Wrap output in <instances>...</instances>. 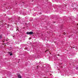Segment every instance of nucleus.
I'll list each match as a JSON object with an SVG mask.
<instances>
[{
	"label": "nucleus",
	"instance_id": "obj_6",
	"mask_svg": "<svg viewBox=\"0 0 78 78\" xmlns=\"http://www.w3.org/2000/svg\"><path fill=\"white\" fill-rule=\"evenodd\" d=\"M12 53H11V54L10 55V56H12Z\"/></svg>",
	"mask_w": 78,
	"mask_h": 78
},
{
	"label": "nucleus",
	"instance_id": "obj_8",
	"mask_svg": "<svg viewBox=\"0 0 78 78\" xmlns=\"http://www.w3.org/2000/svg\"><path fill=\"white\" fill-rule=\"evenodd\" d=\"M8 40H9V39H8V38H7V39H6V41H8Z\"/></svg>",
	"mask_w": 78,
	"mask_h": 78
},
{
	"label": "nucleus",
	"instance_id": "obj_4",
	"mask_svg": "<svg viewBox=\"0 0 78 78\" xmlns=\"http://www.w3.org/2000/svg\"><path fill=\"white\" fill-rule=\"evenodd\" d=\"M12 53V52H8L9 54L10 55L11 53Z\"/></svg>",
	"mask_w": 78,
	"mask_h": 78
},
{
	"label": "nucleus",
	"instance_id": "obj_9",
	"mask_svg": "<svg viewBox=\"0 0 78 78\" xmlns=\"http://www.w3.org/2000/svg\"><path fill=\"white\" fill-rule=\"evenodd\" d=\"M66 34V33H64V35H65V34Z\"/></svg>",
	"mask_w": 78,
	"mask_h": 78
},
{
	"label": "nucleus",
	"instance_id": "obj_7",
	"mask_svg": "<svg viewBox=\"0 0 78 78\" xmlns=\"http://www.w3.org/2000/svg\"><path fill=\"white\" fill-rule=\"evenodd\" d=\"M2 36H0V39H2Z\"/></svg>",
	"mask_w": 78,
	"mask_h": 78
},
{
	"label": "nucleus",
	"instance_id": "obj_10",
	"mask_svg": "<svg viewBox=\"0 0 78 78\" xmlns=\"http://www.w3.org/2000/svg\"><path fill=\"white\" fill-rule=\"evenodd\" d=\"M58 56H59V55H58Z\"/></svg>",
	"mask_w": 78,
	"mask_h": 78
},
{
	"label": "nucleus",
	"instance_id": "obj_1",
	"mask_svg": "<svg viewBox=\"0 0 78 78\" xmlns=\"http://www.w3.org/2000/svg\"><path fill=\"white\" fill-rule=\"evenodd\" d=\"M27 34H30V35H31V34H34V33H33V32H27Z\"/></svg>",
	"mask_w": 78,
	"mask_h": 78
},
{
	"label": "nucleus",
	"instance_id": "obj_11",
	"mask_svg": "<svg viewBox=\"0 0 78 78\" xmlns=\"http://www.w3.org/2000/svg\"><path fill=\"white\" fill-rule=\"evenodd\" d=\"M50 75H51V74H50Z\"/></svg>",
	"mask_w": 78,
	"mask_h": 78
},
{
	"label": "nucleus",
	"instance_id": "obj_5",
	"mask_svg": "<svg viewBox=\"0 0 78 78\" xmlns=\"http://www.w3.org/2000/svg\"><path fill=\"white\" fill-rule=\"evenodd\" d=\"M12 53H11V54L10 55V56H12Z\"/></svg>",
	"mask_w": 78,
	"mask_h": 78
},
{
	"label": "nucleus",
	"instance_id": "obj_2",
	"mask_svg": "<svg viewBox=\"0 0 78 78\" xmlns=\"http://www.w3.org/2000/svg\"><path fill=\"white\" fill-rule=\"evenodd\" d=\"M18 78H22V76H20V75H18Z\"/></svg>",
	"mask_w": 78,
	"mask_h": 78
},
{
	"label": "nucleus",
	"instance_id": "obj_3",
	"mask_svg": "<svg viewBox=\"0 0 78 78\" xmlns=\"http://www.w3.org/2000/svg\"><path fill=\"white\" fill-rule=\"evenodd\" d=\"M16 28L17 29L16 30V31H17L18 30V27L17 26H16Z\"/></svg>",
	"mask_w": 78,
	"mask_h": 78
}]
</instances>
